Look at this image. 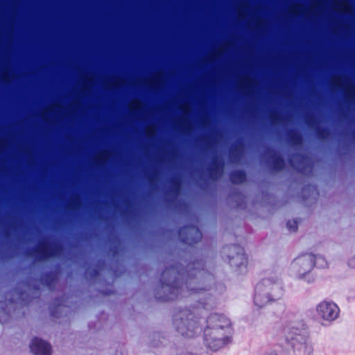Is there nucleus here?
Wrapping results in <instances>:
<instances>
[{
	"instance_id": "obj_19",
	"label": "nucleus",
	"mask_w": 355,
	"mask_h": 355,
	"mask_svg": "<svg viewBox=\"0 0 355 355\" xmlns=\"http://www.w3.org/2000/svg\"><path fill=\"white\" fill-rule=\"evenodd\" d=\"M180 183L179 180H174L172 181V188L173 191H178L180 189Z\"/></svg>"
},
{
	"instance_id": "obj_22",
	"label": "nucleus",
	"mask_w": 355,
	"mask_h": 355,
	"mask_svg": "<svg viewBox=\"0 0 355 355\" xmlns=\"http://www.w3.org/2000/svg\"><path fill=\"white\" fill-rule=\"evenodd\" d=\"M54 309H55V307L51 309V315L53 317H57V315H55L56 313H55V311L54 310Z\"/></svg>"
},
{
	"instance_id": "obj_4",
	"label": "nucleus",
	"mask_w": 355,
	"mask_h": 355,
	"mask_svg": "<svg viewBox=\"0 0 355 355\" xmlns=\"http://www.w3.org/2000/svg\"><path fill=\"white\" fill-rule=\"evenodd\" d=\"M285 340L292 347L290 355H311L313 347L309 343L306 326L303 320L297 325L293 323L287 324L283 329Z\"/></svg>"
},
{
	"instance_id": "obj_12",
	"label": "nucleus",
	"mask_w": 355,
	"mask_h": 355,
	"mask_svg": "<svg viewBox=\"0 0 355 355\" xmlns=\"http://www.w3.org/2000/svg\"><path fill=\"white\" fill-rule=\"evenodd\" d=\"M270 155L269 158L271 161L269 162L272 170L276 171H282L285 166V161L284 158L274 150H269Z\"/></svg>"
},
{
	"instance_id": "obj_18",
	"label": "nucleus",
	"mask_w": 355,
	"mask_h": 355,
	"mask_svg": "<svg viewBox=\"0 0 355 355\" xmlns=\"http://www.w3.org/2000/svg\"><path fill=\"white\" fill-rule=\"evenodd\" d=\"M286 226L289 231L291 232H296L298 228V221L295 219L289 220L286 223Z\"/></svg>"
},
{
	"instance_id": "obj_11",
	"label": "nucleus",
	"mask_w": 355,
	"mask_h": 355,
	"mask_svg": "<svg viewBox=\"0 0 355 355\" xmlns=\"http://www.w3.org/2000/svg\"><path fill=\"white\" fill-rule=\"evenodd\" d=\"M58 247H53L48 241H45L35 248L36 256L40 260H45L55 255Z\"/></svg>"
},
{
	"instance_id": "obj_21",
	"label": "nucleus",
	"mask_w": 355,
	"mask_h": 355,
	"mask_svg": "<svg viewBox=\"0 0 355 355\" xmlns=\"http://www.w3.org/2000/svg\"><path fill=\"white\" fill-rule=\"evenodd\" d=\"M270 118L272 123H276L280 120L279 115L277 114H272Z\"/></svg>"
},
{
	"instance_id": "obj_5",
	"label": "nucleus",
	"mask_w": 355,
	"mask_h": 355,
	"mask_svg": "<svg viewBox=\"0 0 355 355\" xmlns=\"http://www.w3.org/2000/svg\"><path fill=\"white\" fill-rule=\"evenodd\" d=\"M283 293L282 285L276 277L263 278L255 287L254 303L261 308L269 302L281 299Z\"/></svg>"
},
{
	"instance_id": "obj_10",
	"label": "nucleus",
	"mask_w": 355,
	"mask_h": 355,
	"mask_svg": "<svg viewBox=\"0 0 355 355\" xmlns=\"http://www.w3.org/2000/svg\"><path fill=\"white\" fill-rule=\"evenodd\" d=\"M31 351L35 355H51L52 349L51 345L37 337H35L30 344Z\"/></svg>"
},
{
	"instance_id": "obj_13",
	"label": "nucleus",
	"mask_w": 355,
	"mask_h": 355,
	"mask_svg": "<svg viewBox=\"0 0 355 355\" xmlns=\"http://www.w3.org/2000/svg\"><path fill=\"white\" fill-rule=\"evenodd\" d=\"M245 180L246 173L243 170H234L230 173V180L233 184H241Z\"/></svg>"
},
{
	"instance_id": "obj_20",
	"label": "nucleus",
	"mask_w": 355,
	"mask_h": 355,
	"mask_svg": "<svg viewBox=\"0 0 355 355\" xmlns=\"http://www.w3.org/2000/svg\"><path fill=\"white\" fill-rule=\"evenodd\" d=\"M99 275V270L96 268H93L91 272H89V277L91 278H95L98 277Z\"/></svg>"
},
{
	"instance_id": "obj_15",
	"label": "nucleus",
	"mask_w": 355,
	"mask_h": 355,
	"mask_svg": "<svg viewBox=\"0 0 355 355\" xmlns=\"http://www.w3.org/2000/svg\"><path fill=\"white\" fill-rule=\"evenodd\" d=\"M222 168V164L217 157L213 159L212 165L209 167L208 171L211 178L216 179L218 173Z\"/></svg>"
},
{
	"instance_id": "obj_2",
	"label": "nucleus",
	"mask_w": 355,
	"mask_h": 355,
	"mask_svg": "<svg viewBox=\"0 0 355 355\" xmlns=\"http://www.w3.org/2000/svg\"><path fill=\"white\" fill-rule=\"evenodd\" d=\"M231 327V322L227 316L218 313L209 315L204 330L205 345L213 351L218 350L229 342Z\"/></svg>"
},
{
	"instance_id": "obj_9",
	"label": "nucleus",
	"mask_w": 355,
	"mask_h": 355,
	"mask_svg": "<svg viewBox=\"0 0 355 355\" xmlns=\"http://www.w3.org/2000/svg\"><path fill=\"white\" fill-rule=\"evenodd\" d=\"M229 250H232L235 252V254L228 255L229 262L231 266L241 268L244 266L245 268L247 266L248 257L244 252L243 248L240 245L234 244L227 247Z\"/></svg>"
},
{
	"instance_id": "obj_14",
	"label": "nucleus",
	"mask_w": 355,
	"mask_h": 355,
	"mask_svg": "<svg viewBox=\"0 0 355 355\" xmlns=\"http://www.w3.org/2000/svg\"><path fill=\"white\" fill-rule=\"evenodd\" d=\"M42 282L47 287L52 288L56 282V275L52 272H46L42 275Z\"/></svg>"
},
{
	"instance_id": "obj_3",
	"label": "nucleus",
	"mask_w": 355,
	"mask_h": 355,
	"mask_svg": "<svg viewBox=\"0 0 355 355\" xmlns=\"http://www.w3.org/2000/svg\"><path fill=\"white\" fill-rule=\"evenodd\" d=\"M205 304L199 305L192 309H180L173 315V323L176 331L185 338H193L201 333L202 327L200 322L201 309H205Z\"/></svg>"
},
{
	"instance_id": "obj_1",
	"label": "nucleus",
	"mask_w": 355,
	"mask_h": 355,
	"mask_svg": "<svg viewBox=\"0 0 355 355\" xmlns=\"http://www.w3.org/2000/svg\"><path fill=\"white\" fill-rule=\"evenodd\" d=\"M211 274L205 268L202 260L189 262L184 268L180 263L166 267L161 273L159 285L155 291V297L161 302L174 301L182 296L184 288L187 295L200 293L206 288L200 287Z\"/></svg>"
},
{
	"instance_id": "obj_16",
	"label": "nucleus",
	"mask_w": 355,
	"mask_h": 355,
	"mask_svg": "<svg viewBox=\"0 0 355 355\" xmlns=\"http://www.w3.org/2000/svg\"><path fill=\"white\" fill-rule=\"evenodd\" d=\"M288 140L290 143L293 145H299L302 142V137L298 132L295 130H291L288 133Z\"/></svg>"
},
{
	"instance_id": "obj_6",
	"label": "nucleus",
	"mask_w": 355,
	"mask_h": 355,
	"mask_svg": "<svg viewBox=\"0 0 355 355\" xmlns=\"http://www.w3.org/2000/svg\"><path fill=\"white\" fill-rule=\"evenodd\" d=\"M318 264V267H326L327 262L321 256H317L311 253H304L293 261L291 268L300 279H305L306 276Z\"/></svg>"
},
{
	"instance_id": "obj_7",
	"label": "nucleus",
	"mask_w": 355,
	"mask_h": 355,
	"mask_svg": "<svg viewBox=\"0 0 355 355\" xmlns=\"http://www.w3.org/2000/svg\"><path fill=\"white\" fill-rule=\"evenodd\" d=\"M178 235L182 243L190 246L198 243L202 238V232L195 225H187L180 227Z\"/></svg>"
},
{
	"instance_id": "obj_8",
	"label": "nucleus",
	"mask_w": 355,
	"mask_h": 355,
	"mask_svg": "<svg viewBox=\"0 0 355 355\" xmlns=\"http://www.w3.org/2000/svg\"><path fill=\"white\" fill-rule=\"evenodd\" d=\"M316 312L323 320L332 322L338 318L340 308L332 301L323 300L317 305Z\"/></svg>"
},
{
	"instance_id": "obj_17",
	"label": "nucleus",
	"mask_w": 355,
	"mask_h": 355,
	"mask_svg": "<svg viewBox=\"0 0 355 355\" xmlns=\"http://www.w3.org/2000/svg\"><path fill=\"white\" fill-rule=\"evenodd\" d=\"M316 135L320 139H325L329 135V130L326 128L317 127Z\"/></svg>"
},
{
	"instance_id": "obj_23",
	"label": "nucleus",
	"mask_w": 355,
	"mask_h": 355,
	"mask_svg": "<svg viewBox=\"0 0 355 355\" xmlns=\"http://www.w3.org/2000/svg\"><path fill=\"white\" fill-rule=\"evenodd\" d=\"M55 301H57L56 304H55L56 306H60L61 305V302H60V300L58 299H56Z\"/></svg>"
}]
</instances>
